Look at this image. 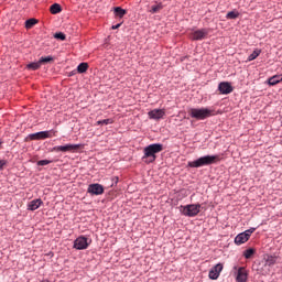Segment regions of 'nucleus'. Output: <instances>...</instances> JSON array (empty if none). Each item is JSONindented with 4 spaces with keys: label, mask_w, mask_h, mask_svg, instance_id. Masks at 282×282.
<instances>
[{
    "label": "nucleus",
    "mask_w": 282,
    "mask_h": 282,
    "mask_svg": "<svg viewBox=\"0 0 282 282\" xmlns=\"http://www.w3.org/2000/svg\"><path fill=\"white\" fill-rule=\"evenodd\" d=\"M162 151H164V145H162V143H152L145 147L143 150V162H145V164L155 162V160H158V153H162Z\"/></svg>",
    "instance_id": "f257e3e1"
},
{
    "label": "nucleus",
    "mask_w": 282,
    "mask_h": 282,
    "mask_svg": "<svg viewBox=\"0 0 282 282\" xmlns=\"http://www.w3.org/2000/svg\"><path fill=\"white\" fill-rule=\"evenodd\" d=\"M221 158L219 156V154L205 155V156H200L195 161H189L187 163V166L189 169H200V166H210V164H217V162H219Z\"/></svg>",
    "instance_id": "f03ea898"
},
{
    "label": "nucleus",
    "mask_w": 282,
    "mask_h": 282,
    "mask_svg": "<svg viewBox=\"0 0 282 282\" xmlns=\"http://www.w3.org/2000/svg\"><path fill=\"white\" fill-rule=\"evenodd\" d=\"M187 113L194 120H206V118L215 116V110L210 108H189Z\"/></svg>",
    "instance_id": "7ed1b4c3"
},
{
    "label": "nucleus",
    "mask_w": 282,
    "mask_h": 282,
    "mask_svg": "<svg viewBox=\"0 0 282 282\" xmlns=\"http://www.w3.org/2000/svg\"><path fill=\"white\" fill-rule=\"evenodd\" d=\"M180 213L185 217H197L202 210V205L199 204H191V205H181L178 207Z\"/></svg>",
    "instance_id": "20e7f679"
},
{
    "label": "nucleus",
    "mask_w": 282,
    "mask_h": 282,
    "mask_svg": "<svg viewBox=\"0 0 282 282\" xmlns=\"http://www.w3.org/2000/svg\"><path fill=\"white\" fill-rule=\"evenodd\" d=\"M80 144H66V145H56L51 149V153H72L78 151Z\"/></svg>",
    "instance_id": "39448f33"
},
{
    "label": "nucleus",
    "mask_w": 282,
    "mask_h": 282,
    "mask_svg": "<svg viewBox=\"0 0 282 282\" xmlns=\"http://www.w3.org/2000/svg\"><path fill=\"white\" fill-rule=\"evenodd\" d=\"M52 133H53V135H56V131H54V130L32 133L25 138V142H28L30 140H47V138H52Z\"/></svg>",
    "instance_id": "423d86ee"
},
{
    "label": "nucleus",
    "mask_w": 282,
    "mask_h": 282,
    "mask_svg": "<svg viewBox=\"0 0 282 282\" xmlns=\"http://www.w3.org/2000/svg\"><path fill=\"white\" fill-rule=\"evenodd\" d=\"M257 229L256 228H250L241 234H239L238 236H236L235 238V243L237 246H241V243H246V241H248V239H250V236L252 235V232H254Z\"/></svg>",
    "instance_id": "0eeeda50"
},
{
    "label": "nucleus",
    "mask_w": 282,
    "mask_h": 282,
    "mask_svg": "<svg viewBox=\"0 0 282 282\" xmlns=\"http://www.w3.org/2000/svg\"><path fill=\"white\" fill-rule=\"evenodd\" d=\"M73 248H75V250H87V248H89V241H88L87 237H85V236L78 237L74 241Z\"/></svg>",
    "instance_id": "6e6552de"
},
{
    "label": "nucleus",
    "mask_w": 282,
    "mask_h": 282,
    "mask_svg": "<svg viewBox=\"0 0 282 282\" xmlns=\"http://www.w3.org/2000/svg\"><path fill=\"white\" fill-rule=\"evenodd\" d=\"M87 193H89V195H102L105 187L98 183H94L88 186Z\"/></svg>",
    "instance_id": "1a4fd4ad"
},
{
    "label": "nucleus",
    "mask_w": 282,
    "mask_h": 282,
    "mask_svg": "<svg viewBox=\"0 0 282 282\" xmlns=\"http://www.w3.org/2000/svg\"><path fill=\"white\" fill-rule=\"evenodd\" d=\"M150 120H162L164 116H166V111L164 109H153L148 112Z\"/></svg>",
    "instance_id": "9d476101"
},
{
    "label": "nucleus",
    "mask_w": 282,
    "mask_h": 282,
    "mask_svg": "<svg viewBox=\"0 0 282 282\" xmlns=\"http://www.w3.org/2000/svg\"><path fill=\"white\" fill-rule=\"evenodd\" d=\"M221 270H224V264L218 263L209 271V279L213 281H217L219 279V274H221Z\"/></svg>",
    "instance_id": "9b49d317"
},
{
    "label": "nucleus",
    "mask_w": 282,
    "mask_h": 282,
    "mask_svg": "<svg viewBox=\"0 0 282 282\" xmlns=\"http://www.w3.org/2000/svg\"><path fill=\"white\" fill-rule=\"evenodd\" d=\"M208 36V29L196 30L192 33L193 41H204Z\"/></svg>",
    "instance_id": "f8f14e48"
},
{
    "label": "nucleus",
    "mask_w": 282,
    "mask_h": 282,
    "mask_svg": "<svg viewBox=\"0 0 282 282\" xmlns=\"http://www.w3.org/2000/svg\"><path fill=\"white\" fill-rule=\"evenodd\" d=\"M218 91L224 95L232 94V85L228 82H221L218 85Z\"/></svg>",
    "instance_id": "ddd939ff"
},
{
    "label": "nucleus",
    "mask_w": 282,
    "mask_h": 282,
    "mask_svg": "<svg viewBox=\"0 0 282 282\" xmlns=\"http://www.w3.org/2000/svg\"><path fill=\"white\" fill-rule=\"evenodd\" d=\"M236 281L248 282V270H246L243 267H240L237 271Z\"/></svg>",
    "instance_id": "4468645a"
},
{
    "label": "nucleus",
    "mask_w": 282,
    "mask_h": 282,
    "mask_svg": "<svg viewBox=\"0 0 282 282\" xmlns=\"http://www.w3.org/2000/svg\"><path fill=\"white\" fill-rule=\"evenodd\" d=\"M43 206V200L40 198L33 199L28 204V210H39Z\"/></svg>",
    "instance_id": "2eb2a0df"
},
{
    "label": "nucleus",
    "mask_w": 282,
    "mask_h": 282,
    "mask_svg": "<svg viewBox=\"0 0 282 282\" xmlns=\"http://www.w3.org/2000/svg\"><path fill=\"white\" fill-rule=\"evenodd\" d=\"M163 8L164 6H162V3H154L149 8V12L151 14H158V12H160Z\"/></svg>",
    "instance_id": "dca6fc26"
},
{
    "label": "nucleus",
    "mask_w": 282,
    "mask_h": 282,
    "mask_svg": "<svg viewBox=\"0 0 282 282\" xmlns=\"http://www.w3.org/2000/svg\"><path fill=\"white\" fill-rule=\"evenodd\" d=\"M269 85L274 87V85H279V83H282V75H274L271 78H269Z\"/></svg>",
    "instance_id": "f3484780"
},
{
    "label": "nucleus",
    "mask_w": 282,
    "mask_h": 282,
    "mask_svg": "<svg viewBox=\"0 0 282 282\" xmlns=\"http://www.w3.org/2000/svg\"><path fill=\"white\" fill-rule=\"evenodd\" d=\"M113 12H115V15L118 17L119 19H122V17L127 14V10L122 9L121 7H116Z\"/></svg>",
    "instance_id": "a211bd4d"
},
{
    "label": "nucleus",
    "mask_w": 282,
    "mask_h": 282,
    "mask_svg": "<svg viewBox=\"0 0 282 282\" xmlns=\"http://www.w3.org/2000/svg\"><path fill=\"white\" fill-rule=\"evenodd\" d=\"M26 69H32V72H36V69H41V62H33L26 65Z\"/></svg>",
    "instance_id": "6ab92c4d"
},
{
    "label": "nucleus",
    "mask_w": 282,
    "mask_h": 282,
    "mask_svg": "<svg viewBox=\"0 0 282 282\" xmlns=\"http://www.w3.org/2000/svg\"><path fill=\"white\" fill-rule=\"evenodd\" d=\"M87 69H89V64H87V63H80L77 66L78 74H85V72H87Z\"/></svg>",
    "instance_id": "aec40b11"
},
{
    "label": "nucleus",
    "mask_w": 282,
    "mask_h": 282,
    "mask_svg": "<svg viewBox=\"0 0 282 282\" xmlns=\"http://www.w3.org/2000/svg\"><path fill=\"white\" fill-rule=\"evenodd\" d=\"M61 11H62L61 4H58V3H54L50 8L51 14H58Z\"/></svg>",
    "instance_id": "412c9836"
},
{
    "label": "nucleus",
    "mask_w": 282,
    "mask_h": 282,
    "mask_svg": "<svg viewBox=\"0 0 282 282\" xmlns=\"http://www.w3.org/2000/svg\"><path fill=\"white\" fill-rule=\"evenodd\" d=\"M36 23H39V21L36 19H29L25 21V28L26 30H32V28H34V25H36Z\"/></svg>",
    "instance_id": "4be33fe9"
},
{
    "label": "nucleus",
    "mask_w": 282,
    "mask_h": 282,
    "mask_svg": "<svg viewBox=\"0 0 282 282\" xmlns=\"http://www.w3.org/2000/svg\"><path fill=\"white\" fill-rule=\"evenodd\" d=\"M276 263V257L274 256H267L265 258V265L272 267Z\"/></svg>",
    "instance_id": "5701e85b"
},
{
    "label": "nucleus",
    "mask_w": 282,
    "mask_h": 282,
    "mask_svg": "<svg viewBox=\"0 0 282 282\" xmlns=\"http://www.w3.org/2000/svg\"><path fill=\"white\" fill-rule=\"evenodd\" d=\"M239 18V11H229L226 14V19L232 20V19H238Z\"/></svg>",
    "instance_id": "b1692460"
},
{
    "label": "nucleus",
    "mask_w": 282,
    "mask_h": 282,
    "mask_svg": "<svg viewBox=\"0 0 282 282\" xmlns=\"http://www.w3.org/2000/svg\"><path fill=\"white\" fill-rule=\"evenodd\" d=\"M261 50L257 48L248 56V61H254L258 56H260Z\"/></svg>",
    "instance_id": "393cba45"
},
{
    "label": "nucleus",
    "mask_w": 282,
    "mask_h": 282,
    "mask_svg": "<svg viewBox=\"0 0 282 282\" xmlns=\"http://www.w3.org/2000/svg\"><path fill=\"white\" fill-rule=\"evenodd\" d=\"M254 252L256 251L252 248L245 250L243 252L245 259H252V257L254 256Z\"/></svg>",
    "instance_id": "a878e982"
},
{
    "label": "nucleus",
    "mask_w": 282,
    "mask_h": 282,
    "mask_svg": "<svg viewBox=\"0 0 282 282\" xmlns=\"http://www.w3.org/2000/svg\"><path fill=\"white\" fill-rule=\"evenodd\" d=\"M45 63H54V57L46 56L40 58V65H45Z\"/></svg>",
    "instance_id": "bb28decb"
},
{
    "label": "nucleus",
    "mask_w": 282,
    "mask_h": 282,
    "mask_svg": "<svg viewBox=\"0 0 282 282\" xmlns=\"http://www.w3.org/2000/svg\"><path fill=\"white\" fill-rule=\"evenodd\" d=\"M97 124H113V120L112 119H104V120L97 121Z\"/></svg>",
    "instance_id": "cd10ccee"
},
{
    "label": "nucleus",
    "mask_w": 282,
    "mask_h": 282,
    "mask_svg": "<svg viewBox=\"0 0 282 282\" xmlns=\"http://www.w3.org/2000/svg\"><path fill=\"white\" fill-rule=\"evenodd\" d=\"M47 164H52V161L50 160L37 161V166H47Z\"/></svg>",
    "instance_id": "c85d7f7f"
},
{
    "label": "nucleus",
    "mask_w": 282,
    "mask_h": 282,
    "mask_svg": "<svg viewBox=\"0 0 282 282\" xmlns=\"http://www.w3.org/2000/svg\"><path fill=\"white\" fill-rule=\"evenodd\" d=\"M54 39H58L59 41H65L66 36L63 32L55 33Z\"/></svg>",
    "instance_id": "c756f323"
},
{
    "label": "nucleus",
    "mask_w": 282,
    "mask_h": 282,
    "mask_svg": "<svg viewBox=\"0 0 282 282\" xmlns=\"http://www.w3.org/2000/svg\"><path fill=\"white\" fill-rule=\"evenodd\" d=\"M8 164V161L0 160V171Z\"/></svg>",
    "instance_id": "7c9ffc66"
},
{
    "label": "nucleus",
    "mask_w": 282,
    "mask_h": 282,
    "mask_svg": "<svg viewBox=\"0 0 282 282\" xmlns=\"http://www.w3.org/2000/svg\"><path fill=\"white\" fill-rule=\"evenodd\" d=\"M122 24L121 23H119V24H117V25H113L112 26V30H118V28H120Z\"/></svg>",
    "instance_id": "2f4dec72"
},
{
    "label": "nucleus",
    "mask_w": 282,
    "mask_h": 282,
    "mask_svg": "<svg viewBox=\"0 0 282 282\" xmlns=\"http://www.w3.org/2000/svg\"><path fill=\"white\" fill-rule=\"evenodd\" d=\"M2 142L0 141V147H1Z\"/></svg>",
    "instance_id": "473e14b6"
}]
</instances>
